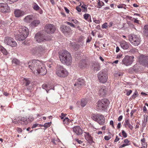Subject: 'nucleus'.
<instances>
[{"label":"nucleus","mask_w":148,"mask_h":148,"mask_svg":"<svg viewBox=\"0 0 148 148\" xmlns=\"http://www.w3.org/2000/svg\"><path fill=\"white\" fill-rule=\"evenodd\" d=\"M59 57L60 61L64 64L69 66L72 62L71 55L68 51L62 50L59 53Z\"/></svg>","instance_id":"obj_1"},{"label":"nucleus","mask_w":148,"mask_h":148,"mask_svg":"<svg viewBox=\"0 0 148 148\" xmlns=\"http://www.w3.org/2000/svg\"><path fill=\"white\" fill-rule=\"evenodd\" d=\"M109 101L106 99H103L98 101L97 103V109L99 110L105 111L109 105Z\"/></svg>","instance_id":"obj_2"},{"label":"nucleus","mask_w":148,"mask_h":148,"mask_svg":"<svg viewBox=\"0 0 148 148\" xmlns=\"http://www.w3.org/2000/svg\"><path fill=\"white\" fill-rule=\"evenodd\" d=\"M28 67L33 72H36L37 69L42 63L38 60H34L29 62L28 63Z\"/></svg>","instance_id":"obj_3"},{"label":"nucleus","mask_w":148,"mask_h":148,"mask_svg":"<svg viewBox=\"0 0 148 148\" xmlns=\"http://www.w3.org/2000/svg\"><path fill=\"white\" fill-rule=\"evenodd\" d=\"M56 74L59 77H64L68 74V72L63 66L58 65L56 68Z\"/></svg>","instance_id":"obj_4"},{"label":"nucleus","mask_w":148,"mask_h":148,"mask_svg":"<svg viewBox=\"0 0 148 148\" xmlns=\"http://www.w3.org/2000/svg\"><path fill=\"white\" fill-rule=\"evenodd\" d=\"M128 37L129 40L132 45L137 46L140 44L141 40L139 36L130 34L128 35Z\"/></svg>","instance_id":"obj_5"},{"label":"nucleus","mask_w":148,"mask_h":148,"mask_svg":"<svg viewBox=\"0 0 148 148\" xmlns=\"http://www.w3.org/2000/svg\"><path fill=\"white\" fill-rule=\"evenodd\" d=\"M34 38L38 42H41L50 39V37L47 36L45 34L41 32L37 33L35 35Z\"/></svg>","instance_id":"obj_6"},{"label":"nucleus","mask_w":148,"mask_h":148,"mask_svg":"<svg viewBox=\"0 0 148 148\" xmlns=\"http://www.w3.org/2000/svg\"><path fill=\"white\" fill-rule=\"evenodd\" d=\"M97 77L100 82L103 83H105L108 78L106 71L104 70H101L98 74Z\"/></svg>","instance_id":"obj_7"},{"label":"nucleus","mask_w":148,"mask_h":148,"mask_svg":"<svg viewBox=\"0 0 148 148\" xmlns=\"http://www.w3.org/2000/svg\"><path fill=\"white\" fill-rule=\"evenodd\" d=\"M134 58L133 56H126L122 60V64L127 66H130L133 62Z\"/></svg>","instance_id":"obj_8"},{"label":"nucleus","mask_w":148,"mask_h":148,"mask_svg":"<svg viewBox=\"0 0 148 148\" xmlns=\"http://www.w3.org/2000/svg\"><path fill=\"white\" fill-rule=\"evenodd\" d=\"M92 118L94 120L97 121L100 125H103L105 122L104 116L100 114H94L92 117Z\"/></svg>","instance_id":"obj_9"},{"label":"nucleus","mask_w":148,"mask_h":148,"mask_svg":"<svg viewBox=\"0 0 148 148\" xmlns=\"http://www.w3.org/2000/svg\"><path fill=\"white\" fill-rule=\"evenodd\" d=\"M4 42L5 44L12 47H15L17 45V43L14 39L9 37H6L5 38Z\"/></svg>","instance_id":"obj_10"},{"label":"nucleus","mask_w":148,"mask_h":148,"mask_svg":"<svg viewBox=\"0 0 148 148\" xmlns=\"http://www.w3.org/2000/svg\"><path fill=\"white\" fill-rule=\"evenodd\" d=\"M140 63L148 67V56L142 55L138 57Z\"/></svg>","instance_id":"obj_11"},{"label":"nucleus","mask_w":148,"mask_h":148,"mask_svg":"<svg viewBox=\"0 0 148 148\" xmlns=\"http://www.w3.org/2000/svg\"><path fill=\"white\" fill-rule=\"evenodd\" d=\"M56 29L55 26L51 24L46 25L45 27V30L47 33L52 34L55 31Z\"/></svg>","instance_id":"obj_12"},{"label":"nucleus","mask_w":148,"mask_h":148,"mask_svg":"<svg viewBox=\"0 0 148 148\" xmlns=\"http://www.w3.org/2000/svg\"><path fill=\"white\" fill-rule=\"evenodd\" d=\"M60 30L66 36L69 35L71 31L70 27L65 25H62L61 26Z\"/></svg>","instance_id":"obj_13"},{"label":"nucleus","mask_w":148,"mask_h":148,"mask_svg":"<svg viewBox=\"0 0 148 148\" xmlns=\"http://www.w3.org/2000/svg\"><path fill=\"white\" fill-rule=\"evenodd\" d=\"M38 74L42 75H44L46 74L47 72V70L45 67L42 63V65H40L37 70L36 71Z\"/></svg>","instance_id":"obj_14"},{"label":"nucleus","mask_w":148,"mask_h":148,"mask_svg":"<svg viewBox=\"0 0 148 148\" xmlns=\"http://www.w3.org/2000/svg\"><path fill=\"white\" fill-rule=\"evenodd\" d=\"M10 11V8L7 3H0V11L2 12H8Z\"/></svg>","instance_id":"obj_15"},{"label":"nucleus","mask_w":148,"mask_h":148,"mask_svg":"<svg viewBox=\"0 0 148 148\" xmlns=\"http://www.w3.org/2000/svg\"><path fill=\"white\" fill-rule=\"evenodd\" d=\"M18 33L23 34H27L28 36L29 34V30L28 29L24 26H20L19 27Z\"/></svg>","instance_id":"obj_16"},{"label":"nucleus","mask_w":148,"mask_h":148,"mask_svg":"<svg viewBox=\"0 0 148 148\" xmlns=\"http://www.w3.org/2000/svg\"><path fill=\"white\" fill-rule=\"evenodd\" d=\"M107 92L106 87L104 86H101L99 88V95L101 97H104Z\"/></svg>","instance_id":"obj_17"},{"label":"nucleus","mask_w":148,"mask_h":148,"mask_svg":"<svg viewBox=\"0 0 148 148\" xmlns=\"http://www.w3.org/2000/svg\"><path fill=\"white\" fill-rule=\"evenodd\" d=\"M27 36V34H23L22 33H19L15 35L16 39L19 41L24 40Z\"/></svg>","instance_id":"obj_18"},{"label":"nucleus","mask_w":148,"mask_h":148,"mask_svg":"<svg viewBox=\"0 0 148 148\" xmlns=\"http://www.w3.org/2000/svg\"><path fill=\"white\" fill-rule=\"evenodd\" d=\"M28 121L27 117H23L18 120V125L22 126L26 125L28 124Z\"/></svg>","instance_id":"obj_19"},{"label":"nucleus","mask_w":148,"mask_h":148,"mask_svg":"<svg viewBox=\"0 0 148 148\" xmlns=\"http://www.w3.org/2000/svg\"><path fill=\"white\" fill-rule=\"evenodd\" d=\"M73 129V132L77 135H81L82 134V130L79 126H75Z\"/></svg>","instance_id":"obj_20"},{"label":"nucleus","mask_w":148,"mask_h":148,"mask_svg":"<svg viewBox=\"0 0 148 148\" xmlns=\"http://www.w3.org/2000/svg\"><path fill=\"white\" fill-rule=\"evenodd\" d=\"M14 14L15 17H19L23 16L25 14V12L19 9H16L14 10Z\"/></svg>","instance_id":"obj_21"},{"label":"nucleus","mask_w":148,"mask_h":148,"mask_svg":"<svg viewBox=\"0 0 148 148\" xmlns=\"http://www.w3.org/2000/svg\"><path fill=\"white\" fill-rule=\"evenodd\" d=\"M92 68L94 72H97L100 69V64L98 62H95L92 64Z\"/></svg>","instance_id":"obj_22"},{"label":"nucleus","mask_w":148,"mask_h":148,"mask_svg":"<svg viewBox=\"0 0 148 148\" xmlns=\"http://www.w3.org/2000/svg\"><path fill=\"white\" fill-rule=\"evenodd\" d=\"M45 47L40 45L37 47L36 53L37 55H41L45 51Z\"/></svg>","instance_id":"obj_23"},{"label":"nucleus","mask_w":148,"mask_h":148,"mask_svg":"<svg viewBox=\"0 0 148 148\" xmlns=\"http://www.w3.org/2000/svg\"><path fill=\"white\" fill-rule=\"evenodd\" d=\"M85 133V138L88 142L90 144H91L93 142L92 138L91 136L89 134L88 132H84Z\"/></svg>","instance_id":"obj_24"},{"label":"nucleus","mask_w":148,"mask_h":148,"mask_svg":"<svg viewBox=\"0 0 148 148\" xmlns=\"http://www.w3.org/2000/svg\"><path fill=\"white\" fill-rule=\"evenodd\" d=\"M120 45L124 49H127L129 47L128 44L124 40L120 42Z\"/></svg>","instance_id":"obj_25"},{"label":"nucleus","mask_w":148,"mask_h":148,"mask_svg":"<svg viewBox=\"0 0 148 148\" xmlns=\"http://www.w3.org/2000/svg\"><path fill=\"white\" fill-rule=\"evenodd\" d=\"M40 23V21L39 20H35L33 21L31 23L30 25L32 27H35L37 26Z\"/></svg>","instance_id":"obj_26"},{"label":"nucleus","mask_w":148,"mask_h":148,"mask_svg":"<svg viewBox=\"0 0 148 148\" xmlns=\"http://www.w3.org/2000/svg\"><path fill=\"white\" fill-rule=\"evenodd\" d=\"M124 125L125 127H126L127 126L131 130H132L133 129V127L130 124V121L128 119H125Z\"/></svg>","instance_id":"obj_27"},{"label":"nucleus","mask_w":148,"mask_h":148,"mask_svg":"<svg viewBox=\"0 0 148 148\" xmlns=\"http://www.w3.org/2000/svg\"><path fill=\"white\" fill-rule=\"evenodd\" d=\"M84 18L89 23L91 22V16L89 14L86 13L84 14Z\"/></svg>","instance_id":"obj_28"},{"label":"nucleus","mask_w":148,"mask_h":148,"mask_svg":"<svg viewBox=\"0 0 148 148\" xmlns=\"http://www.w3.org/2000/svg\"><path fill=\"white\" fill-rule=\"evenodd\" d=\"M70 45L71 48L74 49L75 51H77L79 48V45L76 44L74 42L71 43Z\"/></svg>","instance_id":"obj_29"},{"label":"nucleus","mask_w":148,"mask_h":148,"mask_svg":"<svg viewBox=\"0 0 148 148\" xmlns=\"http://www.w3.org/2000/svg\"><path fill=\"white\" fill-rule=\"evenodd\" d=\"M32 16L30 15L26 16L24 19V21L27 23H29L32 20Z\"/></svg>","instance_id":"obj_30"},{"label":"nucleus","mask_w":148,"mask_h":148,"mask_svg":"<svg viewBox=\"0 0 148 148\" xmlns=\"http://www.w3.org/2000/svg\"><path fill=\"white\" fill-rule=\"evenodd\" d=\"M143 30L145 34L148 37V25H146L144 26Z\"/></svg>","instance_id":"obj_31"},{"label":"nucleus","mask_w":148,"mask_h":148,"mask_svg":"<svg viewBox=\"0 0 148 148\" xmlns=\"http://www.w3.org/2000/svg\"><path fill=\"white\" fill-rule=\"evenodd\" d=\"M24 84L26 86H28L30 83L31 82L28 79L24 78L23 80Z\"/></svg>","instance_id":"obj_32"},{"label":"nucleus","mask_w":148,"mask_h":148,"mask_svg":"<svg viewBox=\"0 0 148 148\" xmlns=\"http://www.w3.org/2000/svg\"><path fill=\"white\" fill-rule=\"evenodd\" d=\"M83 79L80 78L79 79H78L77 82V86L79 87H80L83 84Z\"/></svg>","instance_id":"obj_33"},{"label":"nucleus","mask_w":148,"mask_h":148,"mask_svg":"<svg viewBox=\"0 0 148 148\" xmlns=\"http://www.w3.org/2000/svg\"><path fill=\"white\" fill-rule=\"evenodd\" d=\"M98 7L97 8H100L102 6L104 5V3L102 1H100L99 0H98Z\"/></svg>","instance_id":"obj_34"},{"label":"nucleus","mask_w":148,"mask_h":148,"mask_svg":"<svg viewBox=\"0 0 148 148\" xmlns=\"http://www.w3.org/2000/svg\"><path fill=\"white\" fill-rule=\"evenodd\" d=\"M69 119L68 117H65L63 120V123L64 124L68 125L69 123Z\"/></svg>","instance_id":"obj_35"},{"label":"nucleus","mask_w":148,"mask_h":148,"mask_svg":"<svg viewBox=\"0 0 148 148\" xmlns=\"http://www.w3.org/2000/svg\"><path fill=\"white\" fill-rule=\"evenodd\" d=\"M33 9L36 11H37L40 9L41 10L40 8L38 6V5L36 3H34L33 7Z\"/></svg>","instance_id":"obj_36"},{"label":"nucleus","mask_w":148,"mask_h":148,"mask_svg":"<svg viewBox=\"0 0 148 148\" xmlns=\"http://www.w3.org/2000/svg\"><path fill=\"white\" fill-rule=\"evenodd\" d=\"M18 0H4V1L6 2L8 4H11L14 2H16Z\"/></svg>","instance_id":"obj_37"},{"label":"nucleus","mask_w":148,"mask_h":148,"mask_svg":"<svg viewBox=\"0 0 148 148\" xmlns=\"http://www.w3.org/2000/svg\"><path fill=\"white\" fill-rule=\"evenodd\" d=\"M89 61L88 59L84 60V67H86L89 65Z\"/></svg>","instance_id":"obj_38"},{"label":"nucleus","mask_w":148,"mask_h":148,"mask_svg":"<svg viewBox=\"0 0 148 148\" xmlns=\"http://www.w3.org/2000/svg\"><path fill=\"white\" fill-rule=\"evenodd\" d=\"M12 62L13 63L15 64L16 65L18 64L19 62V60L15 58L13 59Z\"/></svg>","instance_id":"obj_39"},{"label":"nucleus","mask_w":148,"mask_h":148,"mask_svg":"<svg viewBox=\"0 0 148 148\" xmlns=\"http://www.w3.org/2000/svg\"><path fill=\"white\" fill-rule=\"evenodd\" d=\"M79 67L82 69L83 68V60H82L79 62Z\"/></svg>","instance_id":"obj_40"},{"label":"nucleus","mask_w":148,"mask_h":148,"mask_svg":"<svg viewBox=\"0 0 148 148\" xmlns=\"http://www.w3.org/2000/svg\"><path fill=\"white\" fill-rule=\"evenodd\" d=\"M126 5L124 4H119L117 5V7L119 8H123L125 9H126L125 7Z\"/></svg>","instance_id":"obj_41"},{"label":"nucleus","mask_w":148,"mask_h":148,"mask_svg":"<svg viewBox=\"0 0 148 148\" xmlns=\"http://www.w3.org/2000/svg\"><path fill=\"white\" fill-rule=\"evenodd\" d=\"M51 122L45 123L43 125V126L46 128L49 127L51 125Z\"/></svg>","instance_id":"obj_42"},{"label":"nucleus","mask_w":148,"mask_h":148,"mask_svg":"<svg viewBox=\"0 0 148 148\" xmlns=\"http://www.w3.org/2000/svg\"><path fill=\"white\" fill-rule=\"evenodd\" d=\"M108 25L107 23H105L102 25L101 27L102 29H106L108 27Z\"/></svg>","instance_id":"obj_43"},{"label":"nucleus","mask_w":148,"mask_h":148,"mask_svg":"<svg viewBox=\"0 0 148 148\" xmlns=\"http://www.w3.org/2000/svg\"><path fill=\"white\" fill-rule=\"evenodd\" d=\"M67 115L66 114H64L63 113H62L61 114V115L59 116L60 117L61 119H64V117L66 116Z\"/></svg>","instance_id":"obj_44"},{"label":"nucleus","mask_w":148,"mask_h":148,"mask_svg":"<svg viewBox=\"0 0 148 148\" xmlns=\"http://www.w3.org/2000/svg\"><path fill=\"white\" fill-rule=\"evenodd\" d=\"M122 133L123 136L124 138H126L127 136V134L124 130H122Z\"/></svg>","instance_id":"obj_45"},{"label":"nucleus","mask_w":148,"mask_h":148,"mask_svg":"<svg viewBox=\"0 0 148 148\" xmlns=\"http://www.w3.org/2000/svg\"><path fill=\"white\" fill-rule=\"evenodd\" d=\"M138 93L137 91H135L134 94L132 95V97L133 99H135L138 96Z\"/></svg>","instance_id":"obj_46"},{"label":"nucleus","mask_w":148,"mask_h":148,"mask_svg":"<svg viewBox=\"0 0 148 148\" xmlns=\"http://www.w3.org/2000/svg\"><path fill=\"white\" fill-rule=\"evenodd\" d=\"M16 130L17 132L19 134L21 133L22 132V129L20 127H17L16 128Z\"/></svg>","instance_id":"obj_47"},{"label":"nucleus","mask_w":148,"mask_h":148,"mask_svg":"<svg viewBox=\"0 0 148 148\" xmlns=\"http://www.w3.org/2000/svg\"><path fill=\"white\" fill-rule=\"evenodd\" d=\"M66 23H67L68 25H70L71 26L73 27H75V25L73 24L72 23H70L69 22L66 21Z\"/></svg>","instance_id":"obj_48"},{"label":"nucleus","mask_w":148,"mask_h":148,"mask_svg":"<svg viewBox=\"0 0 148 148\" xmlns=\"http://www.w3.org/2000/svg\"><path fill=\"white\" fill-rule=\"evenodd\" d=\"M1 51L3 53V54L5 55H6L8 54V52L5 49H4V48H3V49Z\"/></svg>","instance_id":"obj_49"},{"label":"nucleus","mask_w":148,"mask_h":148,"mask_svg":"<svg viewBox=\"0 0 148 148\" xmlns=\"http://www.w3.org/2000/svg\"><path fill=\"white\" fill-rule=\"evenodd\" d=\"M51 142L54 145H56L58 143V140H55L54 139H53Z\"/></svg>","instance_id":"obj_50"},{"label":"nucleus","mask_w":148,"mask_h":148,"mask_svg":"<svg viewBox=\"0 0 148 148\" xmlns=\"http://www.w3.org/2000/svg\"><path fill=\"white\" fill-rule=\"evenodd\" d=\"M136 111V110L135 109L132 110L131 111V112L130 113V117H132L134 113Z\"/></svg>","instance_id":"obj_51"},{"label":"nucleus","mask_w":148,"mask_h":148,"mask_svg":"<svg viewBox=\"0 0 148 148\" xmlns=\"http://www.w3.org/2000/svg\"><path fill=\"white\" fill-rule=\"evenodd\" d=\"M91 39L92 37H90V36H88L87 38V39L86 41V42L88 43L90 42L91 41Z\"/></svg>","instance_id":"obj_52"},{"label":"nucleus","mask_w":148,"mask_h":148,"mask_svg":"<svg viewBox=\"0 0 148 148\" xmlns=\"http://www.w3.org/2000/svg\"><path fill=\"white\" fill-rule=\"evenodd\" d=\"M111 137L110 136H105L104 137V139L106 140H108L110 139Z\"/></svg>","instance_id":"obj_53"},{"label":"nucleus","mask_w":148,"mask_h":148,"mask_svg":"<svg viewBox=\"0 0 148 148\" xmlns=\"http://www.w3.org/2000/svg\"><path fill=\"white\" fill-rule=\"evenodd\" d=\"M132 91L131 90H127V93H126V95L127 96L130 95L131 94V93H132Z\"/></svg>","instance_id":"obj_54"},{"label":"nucleus","mask_w":148,"mask_h":148,"mask_svg":"<svg viewBox=\"0 0 148 148\" xmlns=\"http://www.w3.org/2000/svg\"><path fill=\"white\" fill-rule=\"evenodd\" d=\"M142 146L143 147H144L145 148H147V143L145 142L143 143H142Z\"/></svg>","instance_id":"obj_55"},{"label":"nucleus","mask_w":148,"mask_h":148,"mask_svg":"<svg viewBox=\"0 0 148 148\" xmlns=\"http://www.w3.org/2000/svg\"><path fill=\"white\" fill-rule=\"evenodd\" d=\"M147 117L148 116L147 115H144V122H145L146 123L147 122Z\"/></svg>","instance_id":"obj_56"},{"label":"nucleus","mask_w":148,"mask_h":148,"mask_svg":"<svg viewBox=\"0 0 148 148\" xmlns=\"http://www.w3.org/2000/svg\"><path fill=\"white\" fill-rule=\"evenodd\" d=\"M39 125L38 124V123H35L33 125L32 128V129H33L34 128H35L36 127L38 126V125Z\"/></svg>","instance_id":"obj_57"},{"label":"nucleus","mask_w":148,"mask_h":148,"mask_svg":"<svg viewBox=\"0 0 148 148\" xmlns=\"http://www.w3.org/2000/svg\"><path fill=\"white\" fill-rule=\"evenodd\" d=\"M80 5H79L78 6H77L76 8V10L79 12H80L81 11V8H80Z\"/></svg>","instance_id":"obj_58"},{"label":"nucleus","mask_w":148,"mask_h":148,"mask_svg":"<svg viewBox=\"0 0 148 148\" xmlns=\"http://www.w3.org/2000/svg\"><path fill=\"white\" fill-rule=\"evenodd\" d=\"M87 6L86 5L84 4V12H87Z\"/></svg>","instance_id":"obj_59"},{"label":"nucleus","mask_w":148,"mask_h":148,"mask_svg":"<svg viewBox=\"0 0 148 148\" xmlns=\"http://www.w3.org/2000/svg\"><path fill=\"white\" fill-rule=\"evenodd\" d=\"M47 85L45 84H43L42 86V87L43 89H45L46 88H47Z\"/></svg>","instance_id":"obj_60"},{"label":"nucleus","mask_w":148,"mask_h":148,"mask_svg":"<svg viewBox=\"0 0 148 148\" xmlns=\"http://www.w3.org/2000/svg\"><path fill=\"white\" fill-rule=\"evenodd\" d=\"M28 119L30 122L34 120V118L32 116H30L28 118Z\"/></svg>","instance_id":"obj_61"},{"label":"nucleus","mask_w":148,"mask_h":148,"mask_svg":"<svg viewBox=\"0 0 148 148\" xmlns=\"http://www.w3.org/2000/svg\"><path fill=\"white\" fill-rule=\"evenodd\" d=\"M64 9L66 11V12L67 13H69V10L66 7H64Z\"/></svg>","instance_id":"obj_62"},{"label":"nucleus","mask_w":148,"mask_h":148,"mask_svg":"<svg viewBox=\"0 0 148 148\" xmlns=\"http://www.w3.org/2000/svg\"><path fill=\"white\" fill-rule=\"evenodd\" d=\"M71 21L73 22V23H75V24H77L78 22L76 19H72Z\"/></svg>","instance_id":"obj_63"},{"label":"nucleus","mask_w":148,"mask_h":148,"mask_svg":"<svg viewBox=\"0 0 148 148\" xmlns=\"http://www.w3.org/2000/svg\"><path fill=\"white\" fill-rule=\"evenodd\" d=\"M123 118V116L122 115L120 116L118 118V121H121Z\"/></svg>","instance_id":"obj_64"}]
</instances>
